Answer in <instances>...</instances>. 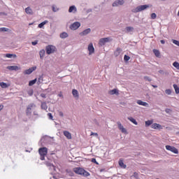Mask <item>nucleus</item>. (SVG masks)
I'll list each match as a JSON object with an SVG mask.
<instances>
[{"mask_svg":"<svg viewBox=\"0 0 179 179\" xmlns=\"http://www.w3.org/2000/svg\"><path fill=\"white\" fill-rule=\"evenodd\" d=\"M38 43V41H34L31 42L32 45H37Z\"/></svg>","mask_w":179,"mask_h":179,"instance_id":"nucleus-46","label":"nucleus"},{"mask_svg":"<svg viewBox=\"0 0 179 179\" xmlns=\"http://www.w3.org/2000/svg\"><path fill=\"white\" fill-rule=\"evenodd\" d=\"M173 88L175 89V92H176V94H178V93H179L178 85H177L176 84H174L173 85Z\"/></svg>","mask_w":179,"mask_h":179,"instance_id":"nucleus-33","label":"nucleus"},{"mask_svg":"<svg viewBox=\"0 0 179 179\" xmlns=\"http://www.w3.org/2000/svg\"><path fill=\"white\" fill-rule=\"evenodd\" d=\"M80 26V22H76L70 25L71 30H78V28Z\"/></svg>","mask_w":179,"mask_h":179,"instance_id":"nucleus-11","label":"nucleus"},{"mask_svg":"<svg viewBox=\"0 0 179 179\" xmlns=\"http://www.w3.org/2000/svg\"><path fill=\"white\" fill-rule=\"evenodd\" d=\"M92 31V29L90 28H87L80 33V36H87L90 32Z\"/></svg>","mask_w":179,"mask_h":179,"instance_id":"nucleus-16","label":"nucleus"},{"mask_svg":"<svg viewBox=\"0 0 179 179\" xmlns=\"http://www.w3.org/2000/svg\"><path fill=\"white\" fill-rule=\"evenodd\" d=\"M136 103L137 104H138V106H143V107H149V103L142 100H137Z\"/></svg>","mask_w":179,"mask_h":179,"instance_id":"nucleus-14","label":"nucleus"},{"mask_svg":"<svg viewBox=\"0 0 179 179\" xmlns=\"http://www.w3.org/2000/svg\"><path fill=\"white\" fill-rule=\"evenodd\" d=\"M127 119L129 120V121H131V122L134 124V125H138V122H136V120H135L134 117H127Z\"/></svg>","mask_w":179,"mask_h":179,"instance_id":"nucleus-22","label":"nucleus"},{"mask_svg":"<svg viewBox=\"0 0 179 179\" xmlns=\"http://www.w3.org/2000/svg\"><path fill=\"white\" fill-rule=\"evenodd\" d=\"M96 125H99V123H98V122H96Z\"/></svg>","mask_w":179,"mask_h":179,"instance_id":"nucleus-62","label":"nucleus"},{"mask_svg":"<svg viewBox=\"0 0 179 179\" xmlns=\"http://www.w3.org/2000/svg\"><path fill=\"white\" fill-rule=\"evenodd\" d=\"M47 23H48V20H45L41 24H39L38 25V27H39V29H43V27H44L45 24H47Z\"/></svg>","mask_w":179,"mask_h":179,"instance_id":"nucleus-23","label":"nucleus"},{"mask_svg":"<svg viewBox=\"0 0 179 179\" xmlns=\"http://www.w3.org/2000/svg\"><path fill=\"white\" fill-rule=\"evenodd\" d=\"M68 37V34L66 32H63L60 34L61 38H66Z\"/></svg>","mask_w":179,"mask_h":179,"instance_id":"nucleus-30","label":"nucleus"},{"mask_svg":"<svg viewBox=\"0 0 179 179\" xmlns=\"http://www.w3.org/2000/svg\"><path fill=\"white\" fill-rule=\"evenodd\" d=\"M45 166H47V167H48L49 170H50L51 171H55V166H54V164L51 163V161L49 160L45 162Z\"/></svg>","mask_w":179,"mask_h":179,"instance_id":"nucleus-7","label":"nucleus"},{"mask_svg":"<svg viewBox=\"0 0 179 179\" xmlns=\"http://www.w3.org/2000/svg\"><path fill=\"white\" fill-rule=\"evenodd\" d=\"M48 117H49L50 120H52V114L51 113H48Z\"/></svg>","mask_w":179,"mask_h":179,"instance_id":"nucleus-47","label":"nucleus"},{"mask_svg":"<svg viewBox=\"0 0 179 179\" xmlns=\"http://www.w3.org/2000/svg\"><path fill=\"white\" fill-rule=\"evenodd\" d=\"M37 69V66H33L29 68V69H27L24 71V75H30L31 73H33L34 71Z\"/></svg>","mask_w":179,"mask_h":179,"instance_id":"nucleus-9","label":"nucleus"},{"mask_svg":"<svg viewBox=\"0 0 179 179\" xmlns=\"http://www.w3.org/2000/svg\"><path fill=\"white\" fill-rule=\"evenodd\" d=\"M64 136H66V138H68V131H64Z\"/></svg>","mask_w":179,"mask_h":179,"instance_id":"nucleus-50","label":"nucleus"},{"mask_svg":"<svg viewBox=\"0 0 179 179\" xmlns=\"http://www.w3.org/2000/svg\"><path fill=\"white\" fill-rule=\"evenodd\" d=\"M69 13H76L78 12V8H76V6H71L69 8Z\"/></svg>","mask_w":179,"mask_h":179,"instance_id":"nucleus-13","label":"nucleus"},{"mask_svg":"<svg viewBox=\"0 0 179 179\" xmlns=\"http://www.w3.org/2000/svg\"><path fill=\"white\" fill-rule=\"evenodd\" d=\"M160 43L161 44H165L166 41H164V40H161Z\"/></svg>","mask_w":179,"mask_h":179,"instance_id":"nucleus-55","label":"nucleus"},{"mask_svg":"<svg viewBox=\"0 0 179 179\" xmlns=\"http://www.w3.org/2000/svg\"><path fill=\"white\" fill-rule=\"evenodd\" d=\"M153 124V120H148L145 122V127H150Z\"/></svg>","mask_w":179,"mask_h":179,"instance_id":"nucleus-34","label":"nucleus"},{"mask_svg":"<svg viewBox=\"0 0 179 179\" xmlns=\"http://www.w3.org/2000/svg\"><path fill=\"white\" fill-rule=\"evenodd\" d=\"M173 44H176V45H178L179 47V41L177 40H173L172 41Z\"/></svg>","mask_w":179,"mask_h":179,"instance_id":"nucleus-45","label":"nucleus"},{"mask_svg":"<svg viewBox=\"0 0 179 179\" xmlns=\"http://www.w3.org/2000/svg\"><path fill=\"white\" fill-rule=\"evenodd\" d=\"M126 31L127 33H131V31H134V27H126Z\"/></svg>","mask_w":179,"mask_h":179,"instance_id":"nucleus-32","label":"nucleus"},{"mask_svg":"<svg viewBox=\"0 0 179 179\" xmlns=\"http://www.w3.org/2000/svg\"><path fill=\"white\" fill-rule=\"evenodd\" d=\"M33 115H35V118H38V117H40V115H38V113L36 110L33 112Z\"/></svg>","mask_w":179,"mask_h":179,"instance_id":"nucleus-39","label":"nucleus"},{"mask_svg":"<svg viewBox=\"0 0 179 179\" xmlns=\"http://www.w3.org/2000/svg\"><path fill=\"white\" fill-rule=\"evenodd\" d=\"M144 80H148V82H152V78H150L149 76H144Z\"/></svg>","mask_w":179,"mask_h":179,"instance_id":"nucleus-41","label":"nucleus"},{"mask_svg":"<svg viewBox=\"0 0 179 179\" xmlns=\"http://www.w3.org/2000/svg\"><path fill=\"white\" fill-rule=\"evenodd\" d=\"M115 57H118L120 55V52H117V50L115 52Z\"/></svg>","mask_w":179,"mask_h":179,"instance_id":"nucleus-54","label":"nucleus"},{"mask_svg":"<svg viewBox=\"0 0 179 179\" xmlns=\"http://www.w3.org/2000/svg\"><path fill=\"white\" fill-rule=\"evenodd\" d=\"M165 93L170 96V94H171V90H166Z\"/></svg>","mask_w":179,"mask_h":179,"instance_id":"nucleus-43","label":"nucleus"},{"mask_svg":"<svg viewBox=\"0 0 179 179\" xmlns=\"http://www.w3.org/2000/svg\"><path fill=\"white\" fill-rule=\"evenodd\" d=\"M43 75L40 76L39 78H38V83H43Z\"/></svg>","mask_w":179,"mask_h":179,"instance_id":"nucleus-38","label":"nucleus"},{"mask_svg":"<svg viewBox=\"0 0 179 179\" xmlns=\"http://www.w3.org/2000/svg\"><path fill=\"white\" fill-rule=\"evenodd\" d=\"M0 86L3 89H6V87H8V84H6V83L2 82V83H0Z\"/></svg>","mask_w":179,"mask_h":179,"instance_id":"nucleus-35","label":"nucleus"},{"mask_svg":"<svg viewBox=\"0 0 179 179\" xmlns=\"http://www.w3.org/2000/svg\"><path fill=\"white\" fill-rule=\"evenodd\" d=\"M116 52H119V54H121V52H122V50H121V48H117L116 50Z\"/></svg>","mask_w":179,"mask_h":179,"instance_id":"nucleus-48","label":"nucleus"},{"mask_svg":"<svg viewBox=\"0 0 179 179\" xmlns=\"http://www.w3.org/2000/svg\"><path fill=\"white\" fill-rule=\"evenodd\" d=\"M56 48L54 45H49L46 46L45 50H46V54L50 55V54H52L55 52Z\"/></svg>","mask_w":179,"mask_h":179,"instance_id":"nucleus-5","label":"nucleus"},{"mask_svg":"<svg viewBox=\"0 0 179 179\" xmlns=\"http://www.w3.org/2000/svg\"><path fill=\"white\" fill-rule=\"evenodd\" d=\"M153 52H154L155 57H160V52L159 50L154 49Z\"/></svg>","mask_w":179,"mask_h":179,"instance_id":"nucleus-29","label":"nucleus"},{"mask_svg":"<svg viewBox=\"0 0 179 179\" xmlns=\"http://www.w3.org/2000/svg\"><path fill=\"white\" fill-rule=\"evenodd\" d=\"M149 8H150V5L149 4L138 6L136 8L132 9L131 12H133V13H138L142 12V10H146V9Z\"/></svg>","mask_w":179,"mask_h":179,"instance_id":"nucleus-2","label":"nucleus"},{"mask_svg":"<svg viewBox=\"0 0 179 179\" xmlns=\"http://www.w3.org/2000/svg\"><path fill=\"white\" fill-rule=\"evenodd\" d=\"M35 108L36 105H34V103H30L29 105H28L26 110V114L27 117H30L31 115V111H33V108Z\"/></svg>","mask_w":179,"mask_h":179,"instance_id":"nucleus-4","label":"nucleus"},{"mask_svg":"<svg viewBox=\"0 0 179 179\" xmlns=\"http://www.w3.org/2000/svg\"><path fill=\"white\" fill-rule=\"evenodd\" d=\"M73 171L76 173V174L83 176V177H89V176H90V173L83 168H74Z\"/></svg>","mask_w":179,"mask_h":179,"instance_id":"nucleus-1","label":"nucleus"},{"mask_svg":"<svg viewBox=\"0 0 179 179\" xmlns=\"http://www.w3.org/2000/svg\"><path fill=\"white\" fill-rule=\"evenodd\" d=\"M151 128H152L153 129H162L163 127L159 124L153 123L151 125Z\"/></svg>","mask_w":179,"mask_h":179,"instance_id":"nucleus-17","label":"nucleus"},{"mask_svg":"<svg viewBox=\"0 0 179 179\" xmlns=\"http://www.w3.org/2000/svg\"><path fill=\"white\" fill-rule=\"evenodd\" d=\"M124 3H125V1H124V0H116L113 3L112 6H113V8H115L117 6H121V5H124Z\"/></svg>","mask_w":179,"mask_h":179,"instance_id":"nucleus-8","label":"nucleus"},{"mask_svg":"<svg viewBox=\"0 0 179 179\" xmlns=\"http://www.w3.org/2000/svg\"><path fill=\"white\" fill-rule=\"evenodd\" d=\"M165 148L166 150H169V152H172V153H175V155H178V150L176 148V147L171 145H166Z\"/></svg>","mask_w":179,"mask_h":179,"instance_id":"nucleus-6","label":"nucleus"},{"mask_svg":"<svg viewBox=\"0 0 179 179\" xmlns=\"http://www.w3.org/2000/svg\"><path fill=\"white\" fill-rule=\"evenodd\" d=\"M42 97H45L44 96H42Z\"/></svg>","mask_w":179,"mask_h":179,"instance_id":"nucleus-63","label":"nucleus"},{"mask_svg":"<svg viewBox=\"0 0 179 179\" xmlns=\"http://www.w3.org/2000/svg\"><path fill=\"white\" fill-rule=\"evenodd\" d=\"M161 1H166V0H161Z\"/></svg>","mask_w":179,"mask_h":179,"instance_id":"nucleus-64","label":"nucleus"},{"mask_svg":"<svg viewBox=\"0 0 179 179\" xmlns=\"http://www.w3.org/2000/svg\"><path fill=\"white\" fill-rule=\"evenodd\" d=\"M68 139H72V135L69 132H68Z\"/></svg>","mask_w":179,"mask_h":179,"instance_id":"nucleus-51","label":"nucleus"},{"mask_svg":"<svg viewBox=\"0 0 179 179\" xmlns=\"http://www.w3.org/2000/svg\"><path fill=\"white\" fill-rule=\"evenodd\" d=\"M72 94L75 99H79V92L76 90H73Z\"/></svg>","mask_w":179,"mask_h":179,"instance_id":"nucleus-20","label":"nucleus"},{"mask_svg":"<svg viewBox=\"0 0 179 179\" xmlns=\"http://www.w3.org/2000/svg\"><path fill=\"white\" fill-rule=\"evenodd\" d=\"M7 69L9 71H17L19 67L17 66H8Z\"/></svg>","mask_w":179,"mask_h":179,"instance_id":"nucleus-19","label":"nucleus"},{"mask_svg":"<svg viewBox=\"0 0 179 179\" xmlns=\"http://www.w3.org/2000/svg\"><path fill=\"white\" fill-rule=\"evenodd\" d=\"M108 41H110V38H102L99 40V45H104L106 44V43H108Z\"/></svg>","mask_w":179,"mask_h":179,"instance_id":"nucleus-12","label":"nucleus"},{"mask_svg":"<svg viewBox=\"0 0 179 179\" xmlns=\"http://www.w3.org/2000/svg\"><path fill=\"white\" fill-rule=\"evenodd\" d=\"M3 108V106H0V111Z\"/></svg>","mask_w":179,"mask_h":179,"instance_id":"nucleus-56","label":"nucleus"},{"mask_svg":"<svg viewBox=\"0 0 179 179\" xmlns=\"http://www.w3.org/2000/svg\"><path fill=\"white\" fill-rule=\"evenodd\" d=\"M129 59H131V57H130L129 56H128V55H125L124 56V61H129Z\"/></svg>","mask_w":179,"mask_h":179,"instance_id":"nucleus-40","label":"nucleus"},{"mask_svg":"<svg viewBox=\"0 0 179 179\" xmlns=\"http://www.w3.org/2000/svg\"><path fill=\"white\" fill-rule=\"evenodd\" d=\"M41 108L42 110H47V108H48V106H47V103L45 102L41 103Z\"/></svg>","mask_w":179,"mask_h":179,"instance_id":"nucleus-26","label":"nucleus"},{"mask_svg":"<svg viewBox=\"0 0 179 179\" xmlns=\"http://www.w3.org/2000/svg\"><path fill=\"white\" fill-rule=\"evenodd\" d=\"M33 94V92H31V94H29V96H31Z\"/></svg>","mask_w":179,"mask_h":179,"instance_id":"nucleus-61","label":"nucleus"},{"mask_svg":"<svg viewBox=\"0 0 179 179\" xmlns=\"http://www.w3.org/2000/svg\"><path fill=\"white\" fill-rule=\"evenodd\" d=\"M0 15H6L5 13H0Z\"/></svg>","mask_w":179,"mask_h":179,"instance_id":"nucleus-58","label":"nucleus"},{"mask_svg":"<svg viewBox=\"0 0 179 179\" xmlns=\"http://www.w3.org/2000/svg\"><path fill=\"white\" fill-rule=\"evenodd\" d=\"M25 13L27 15H33V10L30 7H27L25 8Z\"/></svg>","mask_w":179,"mask_h":179,"instance_id":"nucleus-21","label":"nucleus"},{"mask_svg":"<svg viewBox=\"0 0 179 179\" xmlns=\"http://www.w3.org/2000/svg\"><path fill=\"white\" fill-rule=\"evenodd\" d=\"M152 87H154L155 89H156L157 87V85H152Z\"/></svg>","mask_w":179,"mask_h":179,"instance_id":"nucleus-57","label":"nucleus"},{"mask_svg":"<svg viewBox=\"0 0 179 179\" xmlns=\"http://www.w3.org/2000/svg\"><path fill=\"white\" fill-rule=\"evenodd\" d=\"M156 17H157V15H156L155 13H152L151 14V19H156Z\"/></svg>","mask_w":179,"mask_h":179,"instance_id":"nucleus-42","label":"nucleus"},{"mask_svg":"<svg viewBox=\"0 0 179 179\" xmlns=\"http://www.w3.org/2000/svg\"><path fill=\"white\" fill-rule=\"evenodd\" d=\"M108 93H109L111 96H113V95H114V94H116L117 96H118V94H120V93L118 92V90H117V89H113V90H110V91L108 92Z\"/></svg>","mask_w":179,"mask_h":179,"instance_id":"nucleus-18","label":"nucleus"},{"mask_svg":"<svg viewBox=\"0 0 179 179\" xmlns=\"http://www.w3.org/2000/svg\"><path fill=\"white\" fill-rule=\"evenodd\" d=\"M91 162H92V163H94L95 164H99V162H97V161L96 160V158H92V159H91Z\"/></svg>","mask_w":179,"mask_h":179,"instance_id":"nucleus-44","label":"nucleus"},{"mask_svg":"<svg viewBox=\"0 0 179 179\" xmlns=\"http://www.w3.org/2000/svg\"><path fill=\"white\" fill-rule=\"evenodd\" d=\"M133 176H134L135 178H138V173L134 172Z\"/></svg>","mask_w":179,"mask_h":179,"instance_id":"nucleus-49","label":"nucleus"},{"mask_svg":"<svg viewBox=\"0 0 179 179\" xmlns=\"http://www.w3.org/2000/svg\"><path fill=\"white\" fill-rule=\"evenodd\" d=\"M39 55H40L41 59H43V58H44V55H45V50H40Z\"/></svg>","mask_w":179,"mask_h":179,"instance_id":"nucleus-24","label":"nucleus"},{"mask_svg":"<svg viewBox=\"0 0 179 179\" xmlns=\"http://www.w3.org/2000/svg\"><path fill=\"white\" fill-rule=\"evenodd\" d=\"M39 155L41 156V160H44L45 159V156L48 153V149L45 147L41 148L38 150Z\"/></svg>","mask_w":179,"mask_h":179,"instance_id":"nucleus-3","label":"nucleus"},{"mask_svg":"<svg viewBox=\"0 0 179 179\" xmlns=\"http://www.w3.org/2000/svg\"><path fill=\"white\" fill-rule=\"evenodd\" d=\"M52 10L53 12H58V10H59V8H57V6H55V5H52Z\"/></svg>","mask_w":179,"mask_h":179,"instance_id":"nucleus-27","label":"nucleus"},{"mask_svg":"<svg viewBox=\"0 0 179 179\" xmlns=\"http://www.w3.org/2000/svg\"><path fill=\"white\" fill-rule=\"evenodd\" d=\"M119 166H120L122 169H125L127 167V165L124 164V161H122V159L119 160Z\"/></svg>","mask_w":179,"mask_h":179,"instance_id":"nucleus-25","label":"nucleus"},{"mask_svg":"<svg viewBox=\"0 0 179 179\" xmlns=\"http://www.w3.org/2000/svg\"><path fill=\"white\" fill-rule=\"evenodd\" d=\"M0 31L2 33H5V31H9V29L6 27L0 28Z\"/></svg>","mask_w":179,"mask_h":179,"instance_id":"nucleus-37","label":"nucleus"},{"mask_svg":"<svg viewBox=\"0 0 179 179\" xmlns=\"http://www.w3.org/2000/svg\"><path fill=\"white\" fill-rule=\"evenodd\" d=\"M59 96L62 97V93L59 94Z\"/></svg>","mask_w":179,"mask_h":179,"instance_id":"nucleus-59","label":"nucleus"},{"mask_svg":"<svg viewBox=\"0 0 179 179\" xmlns=\"http://www.w3.org/2000/svg\"><path fill=\"white\" fill-rule=\"evenodd\" d=\"M173 66H174V68H176V69L179 70V63L178 62H174L173 63Z\"/></svg>","mask_w":179,"mask_h":179,"instance_id":"nucleus-36","label":"nucleus"},{"mask_svg":"<svg viewBox=\"0 0 179 179\" xmlns=\"http://www.w3.org/2000/svg\"><path fill=\"white\" fill-rule=\"evenodd\" d=\"M117 126L120 130L122 132V134H127V129L124 128V126L121 124L120 122H117Z\"/></svg>","mask_w":179,"mask_h":179,"instance_id":"nucleus-15","label":"nucleus"},{"mask_svg":"<svg viewBox=\"0 0 179 179\" xmlns=\"http://www.w3.org/2000/svg\"><path fill=\"white\" fill-rule=\"evenodd\" d=\"M6 58H16V55H12V54H6Z\"/></svg>","mask_w":179,"mask_h":179,"instance_id":"nucleus-31","label":"nucleus"},{"mask_svg":"<svg viewBox=\"0 0 179 179\" xmlns=\"http://www.w3.org/2000/svg\"><path fill=\"white\" fill-rule=\"evenodd\" d=\"M87 50L89 51V55H92V54H94V47L93 46L92 43H90L88 45Z\"/></svg>","mask_w":179,"mask_h":179,"instance_id":"nucleus-10","label":"nucleus"},{"mask_svg":"<svg viewBox=\"0 0 179 179\" xmlns=\"http://www.w3.org/2000/svg\"><path fill=\"white\" fill-rule=\"evenodd\" d=\"M91 135H94V136H99V134L97 133H91Z\"/></svg>","mask_w":179,"mask_h":179,"instance_id":"nucleus-53","label":"nucleus"},{"mask_svg":"<svg viewBox=\"0 0 179 179\" xmlns=\"http://www.w3.org/2000/svg\"><path fill=\"white\" fill-rule=\"evenodd\" d=\"M69 176H72V172H69Z\"/></svg>","mask_w":179,"mask_h":179,"instance_id":"nucleus-60","label":"nucleus"},{"mask_svg":"<svg viewBox=\"0 0 179 179\" xmlns=\"http://www.w3.org/2000/svg\"><path fill=\"white\" fill-rule=\"evenodd\" d=\"M36 82H37V78L30 80L29 83V86H33V85H36Z\"/></svg>","mask_w":179,"mask_h":179,"instance_id":"nucleus-28","label":"nucleus"},{"mask_svg":"<svg viewBox=\"0 0 179 179\" xmlns=\"http://www.w3.org/2000/svg\"><path fill=\"white\" fill-rule=\"evenodd\" d=\"M59 115L60 117H64V113H63L62 111H59Z\"/></svg>","mask_w":179,"mask_h":179,"instance_id":"nucleus-52","label":"nucleus"}]
</instances>
